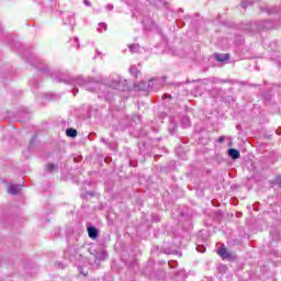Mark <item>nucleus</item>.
Listing matches in <instances>:
<instances>
[{
	"label": "nucleus",
	"instance_id": "1",
	"mask_svg": "<svg viewBox=\"0 0 281 281\" xmlns=\"http://www.w3.org/2000/svg\"><path fill=\"white\" fill-rule=\"evenodd\" d=\"M218 256H221V258H224L226 260H232V258H234V254L229 252L227 250V248L222 247L217 250Z\"/></svg>",
	"mask_w": 281,
	"mask_h": 281
},
{
	"label": "nucleus",
	"instance_id": "2",
	"mask_svg": "<svg viewBox=\"0 0 281 281\" xmlns=\"http://www.w3.org/2000/svg\"><path fill=\"white\" fill-rule=\"evenodd\" d=\"M8 192L9 194H19V192H21V187H19V184H10L8 187Z\"/></svg>",
	"mask_w": 281,
	"mask_h": 281
},
{
	"label": "nucleus",
	"instance_id": "3",
	"mask_svg": "<svg viewBox=\"0 0 281 281\" xmlns=\"http://www.w3.org/2000/svg\"><path fill=\"white\" fill-rule=\"evenodd\" d=\"M228 155L229 157H232V159H240V151H238L237 149H228Z\"/></svg>",
	"mask_w": 281,
	"mask_h": 281
},
{
	"label": "nucleus",
	"instance_id": "4",
	"mask_svg": "<svg viewBox=\"0 0 281 281\" xmlns=\"http://www.w3.org/2000/svg\"><path fill=\"white\" fill-rule=\"evenodd\" d=\"M88 236H90V238H98V228L93 226L88 227Z\"/></svg>",
	"mask_w": 281,
	"mask_h": 281
},
{
	"label": "nucleus",
	"instance_id": "5",
	"mask_svg": "<svg viewBox=\"0 0 281 281\" xmlns=\"http://www.w3.org/2000/svg\"><path fill=\"white\" fill-rule=\"evenodd\" d=\"M215 58L220 63H225V60H229V55H227V54H225V55L216 54Z\"/></svg>",
	"mask_w": 281,
	"mask_h": 281
},
{
	"label": "nucleus",
	"instance_id": "6",
	"mask_svg": "<svg viewBox=\"0 0 281 281\" xmlns=\"http://www.w3.org/2000/svg\"><path fill=\"white\" fill-rule=\"evenodd\" d=\"M66 135L68 137H76L78 135V132L74 128H69V130L66 131Z\"/></svg>",
	"mask_w": 281,
	"mask_h": 281
},
{
	"label": "nucleus",
	"instance_id": "7",
	"mask_svg": "<svg viewBox=\"0 0 281 281\" xmlns=\"http://www.w3.org/2000/svg\"><path fill=\"white\" fill-rule=\"evenodd\" d=\"M130 74H132V76H137V74H139V70H137V67L132 66L130 68Z\"/></svg>",
	"mask_w": 281,
	"mask_h": 281
},
{
	"label": "nucleus",
	"instance_id": "8",
	"mask_svg": "<svg viewBox=\"0 0 281 281\" xmlns=\"http://www.w3.org/2000/svg\"><path fill=\"white\" fill-rule=\"evenodd\" d=\"M138 45H135V44H133V45H130V49H131V52H136V49H138Z\"/></svg>",
	"mask_w": 281,
	"mask_h": 281
},
{
	"label": "nucleus",
	"instance_id": "9",
	"mask_svg": "<svg viewBox=\"0 0 281 281\" xmlns=\"http://www.w3.org/2000/svg\"><path fill=\"white\" fill-rule=\"evenodd\" d=\"M225 142V136H221L220 138H218V143L220 144H223Z\"/></svg>",
	"mask_w": 281,
	"mask_h": 281
},
{
	"label": "nucleus",
	"instance_id": "10",
	"mask_svg": "<svg viewBox=\"0 0 281 281\" xmlns=\"http://www.w3.org/2000/svg\"><path fill=\"white\" fill-rule=\"evenodd\" d=\"M47 170H48V172H52V170H54V165H48Z\"/></svg>",
	"mask_w": 281,
	"mask_h": 281
},
{
	"label": "nucleus",
	"instance_id": "11",
	"mask_svg": "<svg viewBox=\"0 0 281 281\" xmlns=\"http://www.w3.org/2000/svg\"><path fill=\"white\" fill-rule=\"evenodd\" d=\"M241 7H243V8H247V0H244V1L241 2Z\"/></svg>",
	"mask_w": 281,
	"mask_h": 281
},
{
	"label": "nucleus",
	"instance_id": "12",
	"mask_svg": "<svg viewBox=\"0 0 281 281\" xmlns=\"http://www.w3.org/2000/svg\"><path fill=\"white\" fill-rule=\"evenodd\" d=\"M83 3H85V5H88V7L91 5V2H89V0H85Z\"/></svg>",
	"mask_w": 281,
	"mask_h": 281
},
{
	"label": "nucleus",
	"instance_id": "13",
	"mask_svg": "<svg viewBox=\"0 0 281 281\" xmlns=\"http://www.w3.org/2000/svg\"><path fill=\"white\" fill-rule=\"evenodd\" d=\"M277 183H279V186H281V178H277Z\"/></svg>",
	"mask_w": 281,
	"mask_h": 281
},
{
	"label": "nucleus",
	"instance_id": "14",
	"mask_svg": "<svg viewBox=\"0 0 281 281\" xmlns=\"http://www.w3.org/2000/svg\"><path fill=\"white\" fill-rule=\"evenodd\" d=\"M112 8H113L112 4H109V5H108V10H111Z\"/></svg>",
	"mask_w": 281,
	"mask_h": 281
},
{
	"label": "nucleus",
	"instance_id": "15",
	"mask_svg": "<svg viewBox=\"0 0 281 281\" xmlns=\"http://www.w3.org/2000/svg\"><path fill=\"white\" fill-rule=\"evenodd\" d=\"M99 25H102L104 27V30H106V24L102 23V24H99Z\"/></svg>",
	"mask_w": 281,
	"mask_h": 281
},
{
	"label": "nucleus",
	"instance_id": "16",
	"mask_svg": "<svg viewBox=\"0 0 281 281\" xmlns=\"http://www.w3.org/2000/svg\"><path fill=\"white\" fill-rule=\"evenodd\" d=\"M198 251H200L201 254H203L204 250H200L199 247L196 248Z\"/></svg>",
	"mask_w": 281,
	"mask_h": 281
},
{
	"label": "nucleus",
	"instance_id": "17",
	"mask_svg": "<svg viewBox=\"0 0 281 281\" xmlns=\"http://www.w3.org/2000/svg\"><path fill=\"white\" fill-rule=\"evenodd\" d=\"M249 3H252V0H248Z\"/></svg>",
	"mask_w": 281,
	"mask_h": 281
},
{
	"label": "nucleus",
	"instance_id": "18",
	"mask_svg": "<svg viewBox=\"0 0 281 281\" xmlns=\"http://www.w3.org/2000/svg\"><path fill=\"white\" fill-rule=\"evenodd\" d=\"M74 93L76 94V90H74Z\"/></svg>",
	"mask_w": 281,
	"mask_h": 281
}]
</instances>
